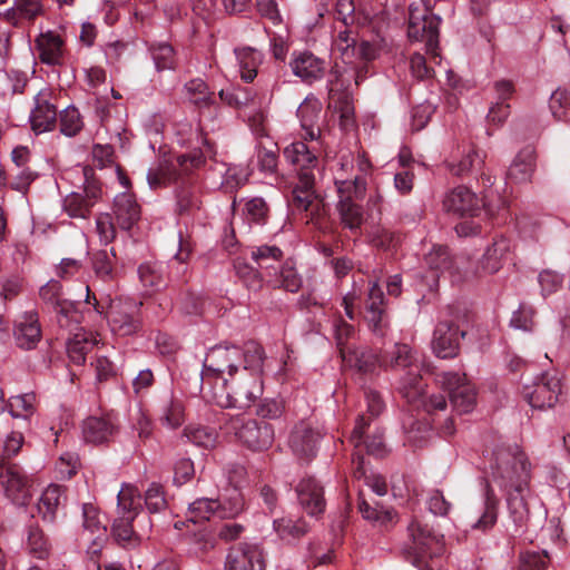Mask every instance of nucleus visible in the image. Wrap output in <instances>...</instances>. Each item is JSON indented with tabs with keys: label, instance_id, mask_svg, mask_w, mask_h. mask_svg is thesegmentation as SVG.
<instances>
[{
	"label": "nucleus",
	"instance_id": "obj_57",
	"mask_svg": "<svg viewBox=\"0 0 570 570\" xmlns=\"http://www.w3.org/2000/svg\"><path fill=\"white\" fill-rule=\"evenodd\" d=\"M243 214L249 224L263 226L269 217V206L263 197H253L244 204Z\"/></svg>",
	"mask_w": 570,
	"mask_h": 570
},
{
	"label": "nucleus",
	"instance_id": "obj_19",
	"mask_svg": "<svg viewBox=\"0 0 570 570\" xmlns=\"http://www.w3.org/2000/svg\"><path fill=\"white\" fill-rule=\"evenodd\" d=\"M364 320L373 334L384 336L389 328L384 293L377 282L370 284L364 306Z\"/></svg>",
	"mask_w": 570,
	"mask_h": 570
},
{
	"label": "nucleus",
	"instance_id": "obj_31",
	"mask_svg": "<svg viewBox=\"0 0 570 570\" xmlns=\"http://www.w3.org/2000/svg\"><path fill=\"white\" fill-rule=\"evenodd\" d=\"M321 434L307 423L296 424L291 432L288 444L294 454L302 459H312L316 454Z\"/></svg>",
	"mask_w": 570,
	"mask_h": 570
},
{
	"label": "nucleus",
	"instance_id": "obj_41",
	"mask_svg": "<svg viewBox=\"0 0 570 570\" xmlns=\"http://www.w3.org/2000/svg\"><path fill=\"white\" fill-rule=\"evenodd\" d=\"M183 94L189 104L199 109L209 108L215 104V92L199 77L188 80L184 85Z\"/></svg>",
	"mask_w": 570,
	"mask_h": 570
},
{
	"label": "nucleus",
	"instance_id": "obj_61",
	"mask_svg": "<svg viewBox=\"0 0 570 570\" xmlns=\"http://www.w3.org/2000/svg\"><path fill=\"white\" fill-rule=\"evenodd\" d=\"M250 257L258 267L268 268L283 258V250L276 245H261L253 247Z\"/></svg>",
	"mask_w": 570,
	"mask_h": 570
},
{
	"label": "nucleus",
	"instance_id": "obj_34",
	"mask_svg": "<svg viewBox=\"0 0 570 570\" xmlns=\"http://www.w3.org/2000/svg\"><path fill=\"white\" fill-rule=\"evenodd\" d=\"M98 336L85 328L75 332L66 343L69 360L76 365L86 363L87 354L98 344Z\"/></svg>",
	"mask_w": 570,
	"mask_h": 570
},
{
	"label": "nucleus",
	"instance_id": "obj_15",
	"mask_svg": "<svg viewBox=\"0 0 570 570\" xmlns=\"http://www.w3.org/2000/svg\"><path fill=\"white\" fill-rule=\"evenodd\" d=\"M141 302L136 303L132 301H112L108 312V323L112 331L118 336H130L136 334L141 328Z\"/></svg>",
	"mask_w": 570,
	"mask_h": 570
},
{
	"label": "nucleus",
	"instance_id": "obj_12",
	"mask_svg": "<svg viewBox=\"0 0 570 570\" xmlns=\"http://www.w3.org/2000/svg\"><path fill=\"white\" fill-rule=\"evenodd\" d=\"M244 476V466L234 464L228 468L229 487L224 489L217 499H214L219 504V508L216 509L217 518L233 519L244 511L245 500L239 489V482Z\"/></svg>",
	"mask_w": 570,
	"mask_h": 570
},
{
	"label": "nucleus",
	"instance_id": "obj_62",
	"mask_svg": "<svg viewBox=\"0 0 570 570\" xmlns=\"http://www.w3.org/2000/svg\"><path fill=\"white\" fill-rule=\"evenodd\" d=\"M482 163L483 161L478 155V153L471 150L466 155H464L459 161H446V168L452 175L456 177H463L471 173L472 170L479 168L482 165Z\"/></svg>",
	"mask_w": 570,
	"mask_h": 570
},
{
	"label": "nucleus",
	"instance_id": "obj_6",
	"mask_svg": "<svg viewBox=\"0 0 570 570\" xmlns=\"http://www.w3.org/2000/svg\"><path fill=\"white\" fill-rule=\"evenodd\" d=\"M383 364L384 368L402 372L396 389L404 400H414L420 395L423 366L411 346L394 344L383 355Z\"/></svg>",
	"mask_w": 570,
	"mask_h": 570
},
{
	"label": "nucleus",
	"instance_id": "obj_46",
	"mask_svg": "<svg viewBox=\"0 0 570 570\" xmlns=\"http://www.w3.org/2000/svg\"><path fill=\"white\" fill-rule=\"evenodd\" d=\"M148 51L158 72L176 69L178 58L170 43L166 41L151 42L148 46Z\"/></svg>",
	"mask_w": 570,
	"mask_h": 570
},
{
	"label": "nucleus",
	"instance_id": "obj_63",
	"mask_svg": "<svg viewBox=\"0 0 570 570\" xmlns=\"http://www.w3.org/2000/svg\"><path fill=\"white\" fill-rule=\"evenodd\" d=\"M333 334L340 351L341 357H343V350H353L348 344V341L354 336L355 330L354 326L342 318V316H336L333 320Z\"/></svg>",
	"mask_w": 570,
	"mask_h": 570
},
{
	"label": "nucleus",
	"instance_id": "obj_29",
	"mask_svg": "<svg viewBox=\"0 0 570 570\" xmlns=\"http://www.w3.org/2000/svg\"><path fill=\"white\" fill-rule=\"evenodd\" d=\"M370 426V421L365 416L360 415L356 420L355 426L351 433L350 442L354 445L355 452L361 454L360 446L364 444L366 453L375 458H384L387 453L383 433L375 431L371 436L364 440L365 430Z\"/></svg>",
	"mask_w": 570,
	"mask_h": 570
},
{
	"label": "nucleus",
	"instance_id": "obj_23",
	"mask_svg": "<svg viewBox=\"0 0 570 570\" xmlns=\"http://www.w3.org/2000/svg\"><path fill=\"white\" fill-rule=\"evenodd\" d=\"M289 67L294 76L308 85L322 79L326 68L323 59L307 50L294 51L289 60Z\"/></svg>",
	"mask_w": 570,
	"mask_h": 570
},
{
	"label": "nucleus",
	"instance_id": "obj_14",
	"mask_svg": "<svg viewBox=\"0 0 570 570\" xmlns=\"http://www.w3.org/2000/svg\"><path fill=\"white\" fill-rule=\"evenodd\" d=\"M106 517L92 503L82 505V530L80 542L87 547V552L98 554L107 540Z\"/></svg>",
	"mask_w": 570,
	"mask_h": 570
},
{
	"label": "nucleus",
	"instance_id": "obj_2",
	"mask_svg": "<svg viewBox=\"0 0 570 570\" xmlns=\"http://www.w3.org/2000/svg\"><path fill=\"white\" fill-rule=\"evenodd\" d=\"M205 150L194 149L176 157L160 158L156 166L147 173V181L151 189L176 185L175 198L179 215L193 216L200 209L202 202L191 174L205 163V156L214 155L213 145L202 138Z\"/></svg>",
	"mask_w": 570,
	"mask_h": 570
},
{
	"label": "nucleus",
	"instance_id": "obj_11",
	"mask_svg": "<svg viewBox=\"0 0 570 570\" xmlns=\"http://www.w3.org/2000/svg\"><path fill=\"white\" fill-rule=\"evenodd\" d=\"M562 391L558 373L542 372L531 385H524L522 395L531 407L543 410L556 405Z\"/></svg>",
	"mask_w": 570,
	"mask_h": 570
},
{
	"label": "nucleus",
	"instance_id": "obj_36",
	"mask_svg": "<svg viewBox=\"0 0 570 570\" xmlns=\"http://www.w3.org/2000/svg\"><path fill=\"white\" fill-rule=\"evenodd\" d=\"M498 509L499 499L490 481L485 480L482 495V507L479 510L480 515L472 524V528L482 531L492 529L498 521Z\"/></svg>",
	"mask_w": 570,
	"mask_h": 570
},
{
	"label": "nucleus",
	"instance_id": "obj_28",
	"mask_svg": "<svg viewBox=\"0 0 570 570\" xmlns=\"http://www.w3.org/2000/svg\"><path fill=\"white\" fill-rule=\"evenodd\" d=\"M100 195L101 189L91 184L82 193L73 191L67 195L62 202L63 210L71 218L87 219Z\"/></svg>",
	"mask_w": 570,
	"mask_h": 570
},
{
	"label": "nucleus",
	"instance_id": "obj_64",
	"mask_svg": "<svg viewBox=\"0 0 570 570\" xmlns=\"http://www.w3.org/2000/svg\"><path fill=\"white\" fill-rule=\"evenodd\" d=\"M549 108L557 120H566L570 110V95L567 90L557 89L552 92Z\"/></svg>",
	"mask_w": 570,
	"mask_h": 570
},
{
	"label": "nucleus",
	"instance_id": "obj_51",
	"mask_svg": "<svg viewBox=\"0 0 570 570\" xmlns=\"http://www.w3.org/2000/svg\"><path fill=\"white\" fill-rule=\"evenodd\" d=\"M273 527L277 535L287 542L299 539L308 532V525L302 519L296 521L288 518L275 519Z\"/></svg>",
	"mask_w": 570,
	"mask_h": 570
},
{
	"label": "nucleus",
	"instance_id": "obj_5",
	"mask_svg": "<svg viewBox=\"0 0 570 570\" xmlns=\"http://www.w3.org/2000/svg\"><path fill=\"white\" fill-rule=\"evenodd\" d=\"M407 530L411 544L403 550L405 559L419 570H441L446 552L444 535L419 520H413Z\"/></svg>",
	"mask_w": 570,
	"mask_h": 570
},
{
	"label": "nucleus",
	"instance_id": "obj_3",
	"mask_svg": "<svg viewBox=\"0 0 570 570\" xmlns=\"http://www.w3.org/2000/svg\"><path fill=\"white\" fill-rule=\"evenodd\" d=\"M247 364L238 368L232 377L224 379L218 390H208V402L220 407L246 410L263 395L264 347L255 342H247Z\"/></svg>",
	"mask_w": 570,
	"mask_h": 570
},
{
	"label": "nucleus",
	"instance_id": "obj_33",
	"mask_svg": "<svg viewBox=\"0 0 570 570\" xmlns=\"http://www.w3.org/2000/svg\"><path fill=\"white\" fill-rule=\"evenodd\" d=\"M343 362L363 374H372L379 367H384L383 356L367 347L343 350Z\"/></svg>",
	"mask_w": 570,
	"mask_h": 570
},
{
	"label": "nucleus",
	"instance_id": "obj_49",
	"mask_svg": "<svg viewBox=\"0 0 570 570\" xmlns=\"http://www.w3.org/2000/svg\"><path fill=\"white\" fill-rule=\"evenodd\" d=\"M274 287L297 293L303 286V277L291 261H286L273 279Z\"/></svg>",
	"mask_w": 570,
	"mask_h": 570
},
{
	"label": "nucleus",
	"instance_id": "obj_21",
	"mask_svg": "<svg viewBox=\"0 0 570 570\" xmlns=\"http://www.w3.org/2000/svg\"><path fill=\"white\" fill-rule=\"evenodd\" d=\"M14 344L23 351L35 350L42 338V328L37 309L26 311L13 323Z\"/></svg>",
	"mask_w": 570,
	"mask_h": 570
},
{
	"label": "nucleus",
	"instance_id": "obj_7",
	"mask_svg": "<svg viewBox=\"0 0 570 570\" xmlns=\"http://www.w3.org/2000/svg\"><path fill=\"white\" fill-rule=\"evenodd\" d=\"M441 18L432 10L431 0H419L410 4L407 38L411 43H423L425 53L439 57V29Z\"/></svg>",
	"mask_w": 570,
	"mask_h": 570
},
{
	"label": "nucleus",
	"instance_id": "obj_48",
	"mask_svg": "<svg viewBox=\"0 0 570 570\" xmlns=\"http://www.w3.org/2000/svg\"><path fill=\"white\" fill-rule=\"evenodd\" d=\"M426 382L421 381L420 395L414 400H405L413 409H422L426 414L434 415L446 410L448 403L444 394L425 395Z\"/></svg>",
	"mask_w": 570,
	"mask_h": 570
},
{
	"label": "nucleus",
	"instance_id": "obj_55",
	"mask_svg": "<svg viewBox=\"0 0 570 570\" xmlns=\"http://www.w3.org/2000/svg\"><path fill=\"white\" fill-rule=\"evenodd\" d=\"M60 132L66 137L77 136L85 126L83 118L78 108L68 106L59 112Z\"/></svg>",
	"mask_w": 570,
	"mask_h": 570
},
{
	"label": "nucleus",
	"instance_id": "obj_1",
	"mask_svg": "<svg viewBox=\"0 0 570 570\" xmlns=\"http://www.w3.org/2000/svg\"><path fill=\"white\" fill-rule=\"evenodd\" d=\"M531 464L525 453L518 446H500L493 452L490 463L491 482L504 493L509 518L513 523L511 535L521 537L529 520V508L524 492L531 479Z\"/></svg>",
	"mask_w": 570,
	"mask_h": 570
},
{
	"label": "nucleus",
	"instance_id": "obj_16",
	"mask_svg": "<svg viewBox=\"0 0 570 570\" xmlns=\"http://www.w3.org/2000/svg\"><path fill=\"white\" fill-rule=\"evenodd\" d=\"M53 100L55 92L50 87H43L35 95L33 107L29 115V122L36 135L55 129L58 110Z\"/></svg>",
	"mask_w": 570,
	"mask_h": 570
},
{
	"label": "nucleus",
	"instance_id": "obj_50",
	"mask_svg": "<svg viewBox=\"0 0 570 570\" xmlns=\"http://www.w3.org/2000/svg\"><path fill=\"white\" fill-rule=\"evenodd\" d=\"M7 411L14 419L29 420L36 412V394L24 393L10 396L7 401Z\"/></svg>",
	"mask_w": 570,
	"mask_h": 570
},
{
	"label": "nucleus",
	"instance_id": "obj_38",
	"mask_svg": "<svg viewBox=\"0 0 570 570\" xmlns=\"http://www.w3.org/2000/svg\"><path fill=\"white\" fill-rule=\"evenodd\" d=\"M115 431V423L109 417L90 416L82 423V438L87 443L100 444L108 442Z\"/></svg>",
	"mask_w": 570,
	"mask_h": 570
},
{
	"label": "nucleus",
	"instance_id": "obj_4",
	"mask_svg": "<svg viewBox=\"0 0 570 570\" xmlns=\"http://www.w3.org/2000/svg\"><path fill=\"white\" fill-rule=\"evenodd\" d=\"M246 353L247 342L243 346L219 344L207 352L202 371L203 397L208 400V390H218L224 379L232 377L247 364Z\"/></svg>",
	"mask_w": 570,
	"mask_h": 570
},
{
	"label": "nucleus",
	"instance_id": "obj_59",
	"mask_svg": "<svg viewBox=\"0 0 570 570\" xmlns=\"http://www.w3.org/2000/svg\"><path fill=\"white\" fill-rule=\"evenodd\" d=\"M191 254L190 244L183 238L181 233L179 234V246L178 250L169 262L170 274L174 278L178 279L187 272V262Z\"/></svg>",
	"mask_w": 570,
	"mask_h": 570
},
{
	"label": "nucleus",
	"instance_id": "obj_13",
	"mask_svg": "<svg viewBox=\"0 0 570 570\" xmlns=\"http://www.w3.org/2000/svg\"><path fill=\"white\" fill-rule=\"evenodd\" d=\"M438 383L449 391L451 404L458 413H469L473 410L476 393L464 374L458 372H442L438 375Z\"/></svg>",
	"mask_w": 570,
	"mask_h": 570
},
{
	"label": "nucleus",
	"instance_id": "obj_40",
	"mask_svg": "<svg viewBox=\"0 0 570 570\" xmlns=\"http://www.w3.org/2000/svg\"><path fill=\"white\" fill-rule=\"evenodd\" d=\"M352 465L353 475L356 480H364V484L380 497H383L387 493V484L385 479L381 474H376L368 469L363 455L353 453Z\"/></svg>",
	"mask_w": 570,
	"mask_h": 570
},
{
	"label": "nucleus",
	"instance_id": "obj_53",
	"mask_svg": "<svg viewBox=\"0 0 570 570\" xmlns=\"http://www.w3.org/2000/svg\"><path fill=\"white\" fill-rule=\"evenodd\" d=\"M183 438L204 449L213 448L217 441V432L209 426L189 424L184 429Z\"/></svg>",
	"mask_w": 570,
	"mask_h": 570
},
{
	"label": "nucleus",
	"instance_id": "obj_45",
	"mask_svg": "<svg viewBox=\"0 0 570 570\" xmlns=\"http://www.w3.org/2000/svg\"><path fill=\"white\" fill-rule=\"evenodd\" d=\"M239 66L240 78L245 82H252L257 76V68L263 61V55L252 48H236L234 50Z\"/></svg>",
	"mask_w": 570,
	"mask_h": 570
},
{
	"label": "nucleus",
	"instance_id": "obj_52",
	"mask_svg": "<svg viewBox=\"0 0 570 570\" xmlns=\"http://www.w3.org/2000/svg\"><path fill=\"white\" fill-rule=\"evenodd\" d=\"M140 283L147 292L160 291L166 286L163 267L157 263H144L138 267Z\"/></svg>",
	"mask_w": 570,
	"mask_h": 570
},
{
	"label": "nucleus",
	"instance_id": "obj_26",
	"mask_svg": "<svg viewBox=\"0 0 570 570\" xmlns=\"http://www.w3.org/2000/svg\"><path fill=\"white\" fill-rule=\"evenodd\" d=\"M39 60L48 66H62L66 60L63 38L56 31L41 32L35 40Z\"/></svg>",
	"mask_w": 570,
	"mask_h": 570
},
{
	"label": "nucleus",
	"instance_id": "obj_20",
	"mask_svg": "<svg viewBox=\"0 0 570 570\" xmlns=\"http://www.w3.org/2000/svg\"><path fill=\"white\" fill-rule=\"evenodd\" d=\"M0 484L17 505H24L31 495L29 480L18 464L0 461Z\"/></svg>",
	"mask_w": 570,
	"mask_h": 570
},
{
	"label": "nucleus",
	"instance_id": "obj_35",
	"mask_svg": "<svg viewBox=\"0 0 570 570\" xmlns=\"http://www.w3.org/2000/svg\"><path fill=\"white\" fill-rule=\"evenodd\" d=\"M114 215L122 230H130L140 219V206L134 195L118 194L114 199Z\"/></svg>",
	"mask_w": 570,
	"mask_h": 570
},
{
	"label": "nucleus",
	"instance_id": "obj_42",
	"mask_svg": "<svg viewBox=\"0 0 570 570\" xmlns=\"http://www.w3.org/2000/svg\"><path fill=\"white\" fill-rule=\"evenodd\" d=\"M511 249V240L504 236L493 238V242L485 249L482 259L481 268L489 274L497 273L502 267L504 257Z\"/></svg>",
	"mask_w": 570,
	"mask_h": 570
},
{
	"label": "nucleus",
	"instance_id": "obj_37",
	"mask_svg": "<svg viewBox=\"0 0 570 570\" xmlns=\"http://www.w3.org/2000/svg\"><path fill=\"white\" fill-rule=\"evenodd\" d=\"M336 212L340 225L343 229L350 230L352 235L358 236L366 222V215L363 206L356 202L337 203Z\"/></svg>",
	"mask_w": 570,
	"mask_h": 570
},
{
	"label": "nucleus",
	"instance_id": "obj_39",
	"mask_svg": "<svg viewBox=\"0 0 570 570\" xmlns=\"http://www.w3.org/2000/svg\"><path fill=\"white\" fill-rule=\"evenodd\" d=\"M51 548L49 538L38 524L30 523L26 528L23 549L29 556L39 560H45L50 556Z\"/></svg>",
	"mask_w": 570,
	"mask_h": 570
},
{
	"label": "nucleus",
	"instance_id": "obj_32",
	"mask_svg": "<svg viewBox=\"0 0 570 570\" xmlns=\"http://www.w3.org/2000/svg\"><path fill=\"white\" fill-rule=\"evenodd\" d=\"M537 169V151L532 146H525L513 158L507 171V177L513 183H530Z\"/></svg>",
	"mask_w": 570,
	"mask_h": 570
},
{
	"label": "nucleus",
	"instance_id": "obj_18",
	"mask_svg": "<svg viewBox=\"0 0 570 570\" xmlns=\"http://www.w3.org/2000/svg\"><path fill=\"white\" fill-rule=\"evenodd\" d=\"M370 169L371 163L365 158H360V174H356L353 177H345L342 173L337 171L334 179V185L338 197L337 203H358V200H362L365 197L367 189L366 176Z\"/></svg>",
	"mask_w": 570,
	"mask_h": 570
},
{
	"label": "nucleus",
	"instance_id": "obj_8",
	"mask_svg": "<svg viewBox=\"0 0 570 570\" xmlns=\"http://www.w3.org/2000/svg\"><path fill=\"white\" fill-rule=\"evenodd\" d=\"M357 78V73L353 67L347 63H335L328 75V107H332L340 114L341 119L348 121L354 115L353 106V78Z\"/></svg>",
	"mask_w": 570,
	"mask_h": 570
},
{
	"label": "nucleus",
	"instance_id": "obj_22",
	"mask_svg": "<svg viewBox=\"0 0 570 570\" xmlns=\"http://www.w3.org/2000/svg\"><path fill=\"white\" fill-rule=\"evenodd\" d=\"M442 205L446 213L456 216H475L481 209L479 197L465 186H456L445 193Z\"/></svg>",
	"mask_w": 570,
	"mask_h": 570
},
{
	"label": "nucleus",
	"instance_id": "obj_54",
	"mask_svg": "<svg viewBox=\"0 0 570 570\" xmlns=\"http://www.w3.org/2000/svg\"><path fill=\"white\" fill-rule=\"evenodd\" d=\"M116 252L98 250L92 255V268L97 277L104 282H110L115 278Z\"/></svg>",
	"mask_w": 570,
	"mask_h": 570
},
{
	"label": "nucleus",
	"instance_id": "obj_10",
	"mask_svg": "<svg viewBox=\"0 0 570 570\" xmlns=\"http://www.w3.org/2000/svg\"><path fill=\"white\" fill-rule=\"evenodd\" d=\"M117 500L119 515L111 525V535L124 548L135 547L139 541V535L134 530L132 522L139 514L137 508L140 505V498H134L129 489H121Z\"/></svg>",
	"mask_w": 570,
	"mask_h": 570
},
{
	"label": "nucleus",
	"instance_id": "obj_60",
	"mask_svg": "<svg viewBox=\"0 0 570 570\" xmlns=\"http://www.w3.org/2000/svg\"><path fill=\"white\" fill-rule=\"evenodd\" d=\"M39 297L45 305L53 311L69 299L63 298L62 285L57 279H50L39 288Z\"/></svg>",
	"mask_w": 570,
	"mask_h": 570
},
{
	"label": "nucleus",
	"instance_id": "obj_25",
	"mask_svg": "<svg viewBox=\"0 0 570 570\" xmlns=\"http://www.w3.org/2000/svg\"><path fill=\"white\" fill-rule=\"evenodd\" d=\"M225 570H265L262 549L246 543L230 548L226 557Z\"/></svg>",
	"mask_w": 570,
	"mask_h": 570
},
{
	"label": "nucleus",
	"instance_id": "obj_47",
	"mask_svg": "<svg viewBox=\"0 0 570 570\" xmlns=\"http://www.w3.org/2000/svg\"><path fill=\"white\" fill-rule=\"evenodd\" d=\"M185 420V407L180 399L169 395L163 400L159 409V421L169 429L179 428Z\"/></svg>",
	"mask_w": 570,
	"mask_h": 570
},
{
	"label": "nucleus",
	"instance_id": "obj_56",
	"mask_svg": "<svg viewBox=\"0 0 570 570\" xmlns=\"http://www.w3.org/2000/svg\"><path fill=\"white\" fill-rule=\"evenodd\" d=\"M217 508L219 504L214 499L198 498L189 504L187 520L193 523L208 521L212 517H217Z\"/></svg>",
	"mask_w": 570,
	"mask_h": 570
},
{
	"label": "nucleus",
	"instance_id": "obj_17",
	"mask_svg": "<svg viewBox=\"0 0 570 570\" xmlns=\"http://www.w3.org/2000/svg\"><path fill=\"white\" fill-rule=\"evenodd\" d=\"M466 331L455 320L440 321L433 332L432 350L440 358H454L460 352V338Z\"/></svg>",
	"mask_w": 570,
	"mask_h": 570
},
{
	"label": "nucleus",
	"instance_id": "obj_27",
	"mask_svg": "<svg viewBox=\"0 0 570 570\" xmlns=\"http://www.w3.org/2000/svg\"><path fill=\"white\" fill-rule=\"evenodd\" d=\"M315 174L302 173L296 177L292 186V198L289 205L293 210L303 213L313 210L314 207L318 209V203H316L317 196L315 193Z\"/></svg>",
	"mask_w": 570,
	"mask_h": 570
},
{
	"label": "nucleus",
	"instance_id": "obj_9",
	"mask_svg": "<svg viewBox=\"0 0 570 570\" xmlns=\"http://www.w3.org/2000/svg\"><path fill=\"white\" fill-rule=\"evenodd\" d=\"M226 433L234 434L238 441L253 451H264L274 442V429L267 422H258L243 415L230 416L220 426Z\"/></svg>",
	"mask_w": 570,
	"mask_h": 570
},
{
	"label": "nucleus",
	"instance_id": "obj_30",
	"mask_svg": "<svg viewBox=\"0 0 570 570\" xmlns=\"http://www.w3.org/2000/svg\"><path fill=\"white\" fill-rule=\"evenodd\" d=\"M297 500L309 515H318L325 510L323 487L311 476L303 478L296 485Z\"/></svg>",
	"mask_w": 570,
	"mask_h": 570
},
{
	"label": "nucleus",
	"instance_id": "obj_43",
	"mask_svg": "<svg viewBox=\"0 0 570 570\" xmlns=\"http://www.w3.org/2000/svg\"><path fill=\"white\" fill-rule=\"evenodd\" d=\"M424 262L426 266L435 273V276L449 274L453 277L458 273L454 259L446 246L436 245L425 255Z\"/></svg>",
	"mask_w": 570,
	"mask_h": 570
},
{
	"label": "nucleus",
	"instance_id": "obj_44",
	"mask_svg": "<svg viewBox=\"0 0 570 570\" xmlns=\"http://www.w3.org/2000/svg\"><path fill=\"white\" fill-rule=\"evenodd\" d=\"M65 502V495L61 487L57 484L49 485L41 494L37 504L38 513L46 522H55L58 510Z\"/></svg>",
	"mask_w": 570,
	"mask_h": 570
},
{
	"label": "nucleus",
	"instance_id": "obj_24",
	"mask_svg": "<svg viewBox=\"0 0 570 570\" xmlns=\"http://www.w3.org/2000/svg\"><path fill=\"white\" fill-rule=\"evenodd\" d=\"M317 148L308 146L305 141L297 140L286 146L283 150L285 160L292 165L298 177L302 173L315 174L318 171Z\"/></svg>",
	"mask_w": 570,
	"mask_h": 570
},
{
	"label": "nucleus",
	"instance_id": "obj_58",
	"mask_svg": "<svg viewBox=\"0 0 570 570\" xmlns=\"http://www.w3.org/2000/svg\"><path fill=\"white\" fill-rule=\"evenodd\" d=\"M53 312L56 313L57 323L61 328H66L69 332L73 330L77 332L80 328L78 324H80L82 315L77 309L75 302L68 301L62 303Z\"/></svg>",
	"mask_w": 570,
	"mask_h": 570
}]
</instances>
